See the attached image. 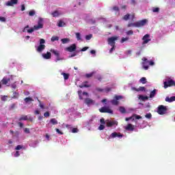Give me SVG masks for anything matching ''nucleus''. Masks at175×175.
Instances as JSON below:
<instances>
[{
  "label": "nucleus",
  "instance_id": "nucleus-1",
  "mask_svg": "<svg viewBox=\"0 0 175 175\" xmlns=\"http://www.w3.org/2000/svg\"><path fill=\"white\" fill-rule=\"evenodd\" d=\"M147 23H148V21L147 19H143L142 21H139L137 22H135L134 23H129L127 25L128 28H131V27H136L137 28L140 27H144V25H146V24H147Z\"/></svg>",
  "mask_w": 175,
  "mask_h": 175
},
{
  "label": "nucleus",
  "instance_id": "nucleus-2",
  "mask_svg": "<svg viewBox=\"0 0 175 175\" xmlns=\"http://www.w3.org/2000/svg\"><path fill=\"white\" fill-rule=\"evenodd\" d=\"M142 61V68L145 69V70H148V68H150L149 65H150V66H153V65H155L154 61H150L148 58L146 57H143Z\"/></svg>",
  "mask_w": 175,
  "mask_h": 175
},
{
  "label": "nucleus",
  "instance_id": "nucleus-3",
  "mask_svg": "<svg viewBox=\"0 0 175 175\" xmlns=\"http://www.w3.org/2000/svg\"><path fill=\"white\" fill-rule=\"evenodd\" d=\"M43 28V18H40L38 22V25H34L33 28L28 29V33H32L33 31H38V29H42Z\"/></svg>",
  "mask_w": 175,
  "mask_h": 175
},
{
  "label": "nucleus",
  "instance_id": "nucleus-4",
  "mask_svg": "<svg viewBox=\"0 0 175 175\" xmlns=\"http://www.w3.org/2000/svg\"><path fill=\"white\" fill-rule=\"evenodd\" d=\"M124 97L122 96H118V95H115L113 97V99L110 101L111 105L113 106H118L120 104V100L123 99Z\"/></svg>",
  "mask_w": 175,
  "mask_h": 175
},
{
  "label": "nucleus",
  "instance_id": "nucleus-5",
  "mask_svg": "<svg viewBox=\"0 0 175 175\" xmlns=\"http://www.w3.org/2000/svg\"><path fill=\"white\" fill-rule=\"evenodd\" d=\"M164 84V88H169V87H175V81L174 80L169 78L167 81L163 82Z\"/></svg>",
  "mask_w": 175,
  "mask_h": 175
},
{
  "label": "nucleus",
  "instance_id": "nucleus-6",
  "mask_svg": "<svg viewBox=\"0 0 175 175\" xmlns=\"http://www.w3.org/2000/svg\"><path fill=\"white\" fill-rule=\"evenodd\" d=\"M51 52L52 54H54L56 57L55 60V62H58V61H63L64 57H61V55H59V51L55 49H51Z\"/></svg>",
  "mask_w": 175,
  "mask_h": 175
},
{
  "label": "nucleus",
  "instance_id": "nucleus-7",
  "mask_svg": "<svg viewBox=\"0 0 175 175\" xmlns=\"http://www.w3.org/2000/svg\"><path fill=\"white\" fill-rule=\"evenodd\" d=\"M167 111V108L165 105H159L157 108V113L160 116H163Z\"/></svg>",
  "mask_w": 175,
  "mask_h": 175
},
{
  "label": "nucleus",
  "instance_id": "nucleus-8",
  "mask_svg": "<svg viewBox=\"0 0 175 175\" xmlns=\"http://www.w3.org/2000/svg\"><path fill=\"white\" fill-rule=\"evenodd\" d=\"M118 40V37H110L108 38L107 42H108V44H109V46H111V47H116V40Z\"/></svg>",
  "mask_w": 175,
  "mask_h": 175
},
{
  "label": "nucleus",
  "instance_id": "nucleus-9",
  "mask_svg": "<svg viewBox=\"0 0 175 175\" xmlns=\"http://www.w3.org/2000/svg\"><path fill=\"white\" fill-rule=\"evenodd\" d=\"M100 113H108L109 114H113V110L109 107H103L99 109Z\"/></svg>",
  "mask_w": 175,
  "mask_h": 175
},
{
  "label": "nucleus",
  "instance_id": "nucleus-10",
  "mask_svg": "<svg viewBox=\"0 0 175 175\" xmlns=\"http://www.w3.org/2000/svg\"><path fill=\"white\" fill-rule=\"evenodd\" d=\"M114 125H118V122L116 120H106V126L108 128H111V126H114Z\"/></svg>",
  "mask_w": 175,
  "mask_h": 175
},
{
  "label": "nucleus",
  "instance_id": "nucleus-11",
  "mask_svg": "<svg viewBox=\"0 0 175 175\" xmlns=\"http://www.w3.org/2000/svg\"><path fill=\"white\" fill-rule=\"evenodd\" d=\"M116 137H124V135L121 134L120 133L113 132L109 135L108 139H114Z\"/></svg>",
  "mask_w": 175,
  "mask_h": 175
},
{
  "label": "nucleus",
  "instance_id": "nucleus-12",
  "mask_svg": "<svg viewBox=\"0 0 175 175\" xmlns=\"http://www.w3.org/2000/svg\"><path fill=\"white\" fill-rule=\"evenodd\" d=\"M142 44H147L149 42H151V38H150V34H146L143 38H142Z\"/></svg>",
  "mask_w": 175,
  "mask_h": 175
},
{
  "label": "nucleus",
  "instance_id": "nucleus-13",
  "mask_svg": "<svg viewBox=\"0 0 175 175\" xmlns=\"http://www.w3.org/2000/svg\"><path fill=\"white\" fill-rule=\"evenodd\" d=\"M84 103L87 106H91V105H95V101L92 98H86L84 100Z\"/></svg>",
  "mask_w": 175,
  "mask_h": 175
},
{
  "label": "nucleus",
  "instance_id": "nucleus-14",
  "mask_svg": "<svg viewBox=\"0 0 175 175\" xmlns=\"http://www.w3.org/2000/svg\"><path fill=\"white\" fill-rule=\"evenodd\" d=\"M77 46H76V44H72L71 46L66 48L67 51H69V53H73V51H76V49Z\"/></svg>",
  "mask_w": 175,
  "mask_h": 175
},
{
  "label": "nucleus",
  "instance_id": "nucleus-15",
  "mask_svg": "<svg viewBox=\"0 0 175 175\" xmlns=\"http://www.w3.org/2000/svg\"><path fill=\"white\" fill-rule=\"evenodd\" d=\"M9 81H10V78H9L8 77H4L3 78V79L1 81V83L3 85H6V84H8V83H9Z\"/></svg>",
  "mask_w": 175,
  "mask_h": 175
},
{
  "label": "nucleus",
  "instance_id": "nucleus-16",
  "mask_svg": "<svg viewBox=\"0 0 175 175\" xmlns=\"http://www.w3.org/2000/svg\"><path fill=\"white\" fill-rule=\"evenodd\" d=\"M18 0H10L6 3L7 6H13V5H17Z\"/></svg>",
  "mask_w": 175,
  "mask_h": 175
},
{
  "label": "nucleus",
  "instance_id": "nucleus-17",
  "mask_svg": "<svg viewBox=\"0 0 175 175\" xmlns=\"http://www.w3.org/2000/svg\"><path fill=\"white\" fill-rule=\"evenodd\" d=\"M126 131H131V132H133L135 130V126L132 124H128L127 126L125 127Z\"/></svg>",
  "mask_w": 175,
  "mask_h": 175
},
{
  "label": "nucleus",
  "instance_id": "nucleus-18",
  "mask_svg": "<svg viewBox=\"0 0 175 175\" xmlns=\"http://www.w3.org/2000/svg\"><path fill=\"white\" fill-rule=\"evenodd\" d=\"M42 57H43V58H44V59H51V53L47 52L46 53H43Z\"/></svg>",
  "mask_w": 175,
  "mask_h": 175
},
{
  "label": "nucleus",
  "instance_id": "nucleus-19",
  "mask_svg": "<svg viewBox=\"0 0 175 175\" xmlns=\"http://www.w3.org/2000/svg\"><path fill=\"white\" fill-rule=\"evenodd\" d=\"M44 49H46V45L40 44L37 48V51H38V53H42V51H43V50H44Z\"/></svg>",
  "mask_w": 175,
  "mask_h": 175
},
{
  "label": "nucleus",
  "instance_id": "nucleus-20",
  "mask_svg": "<svg viewBox=\"0 0 175 175\" xmlns=\"http://www.w3.org/2000/svg\"><path fill=\"white\" fill-rule=\"evenodd\" d=\"M175 101V96H173L172 97L167 96L165 98V102H168L169 103H172V102Z\"/></svg>",
  "mask_w": 175,
  "mask_h": 175
},
{
  "label": "nucleus",
  "instance_id": "nucleus-21",
  "mask_svg": "<svg viewBox=\"0 0 175 175\" xmlns=\"http://www.w3.org/2000/svg\"><path fill=\"white\" fill-rule=\"evenodd\" d=\"M157 89H154L150 94V98H154L157 95Z\"/></svg>",
  "mask_w": 175,
  "mask_h": 175
},
{
  "label": "nucleus",
  "instance_id": "nucleus-22",
  "mask_svg": "<svg viewBox=\"0 0 175 175\" xmlns=\"http://www.w3.org/2000/svg\"><path fill=\"white\" fill-rule=\"evenodd\" d=\"M119 111L122 114H125V113H126V109H125V107H119Z\"/></svg>",
  "mask_w": 175,
  "mask_h": 175
},
{
  "label": "nucleus",
  "instance_id": "nucleus-23",
  "mask_svg": "<svg viewBox=\"0 0 175 175\" xmlns=\"http://www.w3.org/2000/svg\"><path fill=\"white\" fill-rule=\"evenodd\" d=\"M50 122L52 125H57L58 124V121L55 118H52L50 120Z\"/></svg>",
  "mask_w": 175,
  "mask_h": 175
},
{
  "label": "nucleus",
  "instance_id": "nucleus-24",
  "mask_svg": "<svg viewBox=\"0 0 175 175\" xmlns=\"http://www.w3.org/2000/svg\"><path fill=\"white\" fill-rule=\"evenodd\" d=\"M25 103H29V102H33V99L31 97H27L24 99Z\"/></svg>",
  "mask_w": 175,
  "mask_h": 175
},
{
  "label": "nucleus",
  "instance_id": "nucleus-25",
  "mask_svg": "<svg viewBox=\"0 0 175 175\" xmlns=\"http://www.w3.org/2000/svg\"><path fill=\"white\" fill-rule=\"evenodd\" d=\"M133 90H135V91H137V92H139V91H146V88L139 87L138 89L136 88H133Z\"/></svg>",
  "mask_w": 175,
  "mask_h": 175
},
{
  "label": "nucleus",
  "instance_id": "nucleus-26",
  "mask_svg": "<svg viewBox=\"0 0 175 175\" xmlns=\"http://www.w3.org/2000/svg\"><path fill=\"white\" fill-rule=\"evenodd\" d=\"M19 121H27L28 120V116H22L19 119Z\"/></svg>",
  "mask_w": 175,
  "mask_h": 175
},
{
  "label": "nucleus",
  "instance_id": "nucleus-27",
  "mask_svg": "<svg viewBox=\"0 0 175 175\" xmlns=\"http://www.w3.org/2000/svg\"><path fill=\"white\" fill-rule=\"evenodd\" d=\"M61 75L62 76H64V80H68L69 79V74L68 73L62 72Z\"/></svg>",
  "mask_w": 175,
  "mask_h": 175
},
{
  "label": "nucleus",
  "instance_id": "nucleus-28",
  "mask_svg": "<svg viewBox=\"0 0 175 175\" xmlns=\"http://www.w3.org/2000/svg\"><path fill=\"white\" fill-rule=\"evenodd\" d=\"M70 42V40L69 38H63L62 39V42L63 44H66V43H69Z\"/></svg>",
  "mask_w": 175,
  "mask_h": 175
},
{
  "label": "nucleus",
  "instance_id": "nucleus-29",
  "mask_svg": "<svg viewBox=\"0 0 175 175\" xmlns=\"http://www.w3.org/2000/svg\"><path fill=\"white\" fill-rule=\"evenodd\" d=\"M131 18V15L129 14H126L124 15L122 18L124 20V21H128V20Z\"/></svg>",
  "mask_w": 175,
  "mask_h": 175
},
{
  "label": "nucleus",
  "instance_id": "nucleus-30",
  "mask_svg": "<svg viewBox=\"0 0 175 175\" xmlns=\"http://www.w3.org/2000/svg\"><path fill=\"white\" fill-rule=\"evenodd\" d=\"M139 81L142 84H146V83H147V79H146V77H142L139 79Z\"/></svg>",
  "mask_w": 175,
  "mask_h": 175
},
{
  "label": "nucleus",
  "instance_id": "nucleus-31",
  "mask_svg": "<svg viewBox=\"0 0 175 175\" xmlns=\"http://www.w3.org/2000/svg\"><path fill=\"white\" fill-rule=\"evenodd\" d=\"M51 42H55L59 40V37L58 36H53L51 39Z\"/></svg>",
  "mask_w": 175,
  "mask_h": 175
},
{
  "label": "nucleus",
  "instance_id": "nucleus-32",
  "mask_svg": "<svg viewBox=\"0 0 175 175\" xmlns=\"http://www.w3.org/2000/svg\"><path fill=\"white\" fill-rule=\"evenodd\" d=\"M64 25H65V23L62 21H59L58 22V23H57V27H64Z\"/></svg>",
  "mask_w": 175,
  "mask_h": 175
},
{
  "label": "nucleus",
  "instance_id": "nucleus-33",
  "mask_svg": "<svg viewBox=\"0 0 175 175\" xmlns=\"http://www.w3.org/2000/svg\"><path fill=\"white\" fill-rule=\"evenodd\" d=\"M53 17H58L59 16V14L58 13V11H55L52 12Z\"/></svg>",
  "mask_w": 175,
  "mask_h": 175
},
{
  "label": "nucleus",
  "instance_id": "nucleus-34",
  "mask_svg": "<svg viewBox=\"0 0 175 175\" xmlns=\"http://www.w3.org/2000/svg\"><path fill=\"white\" fill-rule=\"evenodd\" d=\"M146 118H148V120H151V118H152V115L151 114V113H146L145 115Z\"/></svg>",
  "mask_w": 175,
  "mask_h": 175
},
{
  "label": "nucleus",
  "instance_id": "nucleus-35",
  "mask_svg": "<svg viewBox=\"0 0 175 175\" xmlns=\"http://www.w3.org/2000/svg\"><path fill=\"white\" fill-rule=\"evenodd\" d=\"M75 35L77 40H81V35L80 33H76Z\"/></svg>",
  "mask_w": 175,
  "mask_h": 175
},
{
  "label": "nucleus",
  "instance_id": "nucleus-36",
  "mask_svg": "<svg viewBox=\"0 0 175 175\" xmlns=\"http://www.w3.org/2000/svg\"><path fill=\"white\" fill-rule=\"evenodd\" d=\"M81 94H83V91L79 90L78 95H79V99L83 100V96L81 95Z\"/></svg>",
  "mask_w": 175,
  "mask_h": 175
},
{
  "label": "nucleus",
  "instance_id": "nucleus-37",
  "mask_svg": "<svg viewBox=\"0 0 175 175\" xmlns=\"http://www.w3.org/2000/svg\"><path fill=\"white\" fill-rule=\"evenodd\" d=\"M92 76H94V72H91L85 75V77H87V79H90V77H92Z\"/></svg>",
  "mask_w": 175,
  "mask_h": 175
},
{
  "label": "nucleus",
  "instance_id": "nucleus-38",
  "mask_svg": "<svg viewBox=\"0 0 175 175\" xmlns=\"http://www.w3.org/2000/svg\"><path fill=\"white\" fill-rule=\"evenodd\" d=\"M96 79H97L98 81H102V80L103 79V77H102V75H97Z\"/></svg>",
  "mask_w": 175,
  "mask_h": 175
},
{
  "label": "nucleus",
  "instance_id": "nucleus-39",
  "mask_svg": "<svg viewBox=\"0 0 175 175\" xmlns=\"http://www.w3.org/2000/svg\"><path fill=\"white\" fill-rule=\"evenodd\" d=\"M80 88H89V87H91L90 85H87V84H85V85H79Z\"/></svg>",
  "mask_w": 175,
  "mask_h": 175
},
{
  "label": "nucleus",
  "instance_id": "nucleus-40",
  "mask_svg": "<svg viewBox=\"0 0 175 175\" xmlns=\"http://www.w3.org/2000/svg\"><path fill=\"white\" fill-rule=\"evenodd\" d=\"M12 98H14V99H17V98H18V94H17V92H14L13 93V97Z\"/></svg>",
  "mask_w": 175,
  "mask_h": 175
},
{
  "label": "nucleus",
  "instance_id": "nucleus-41",
  "mask_svg": "<svg viewBox=\"0 0 175 175\" xmlns=\"http://www.w3.org/2000/svg\"><path fill=\"white\" fill-rule=\"evenodd\" d=\"M22 148H24V146H22V145H18V146L16 147L15 150H21Z\"/></svg>",
  "mask_w": 175,
  "mask_h": 175
},
{
  "label": "nucleus",
  "instance_id": "nucleus-42",
  "mask_svg": "<svg viewBox=\"0 0 175 175\" xmlns=\"http://www.w3.org/2000/svg\"><path fill=\"white\" fill-rule=\"evenodd\" d=\"M92 38V34L87 35L85 36L86 40H90V39Z\"/></svg>",
  "mask_w": 175,
  "mask_h": 175
},
{
  "label": "nucleus",
  "instance_id": "nucleus-43",
  "mask_svg": "<svg viewBox=\"0 0 175 175\" xmlns=\"http://www.w3.org/2000/svg\"><path fill=\"white\" fill-rule=\"evenodd\" d=\"M77 132H79V129H77V128H73V129H72V133H77Z\"/></svg>",
  "mask_w": 175,
  "mask_h": 175
},
{
  "label": "nucleus",
  "instance_id": "nucleus-44",
  "mask_svg": "<svg viewBox=\"0 0 175 175\" xmlns=\"http://www.w3.org/2000/svg\"><path fill=\"white\" fill-rule=\"evenodd\" d=\"M152 12L154 13H158V12H159V8H154L152 9Z\"/></svg>",
  "mask_w": 175,
  "mask_h": 175
},
{
  "label": "nucleus",
  "instance_id": "nucleus-45",
  "mask_svg": "<svg viewBox=\"0 0 175 175\" xmlns=\"http://www.w3.org/2000/svg\"><path fill=\"white\" fill-rule=\"evenodd\" d=\"M129 38H122L120 42L124 43V42H126V40H129Z\"/></svg>",
  "mask_w": 175,
  "mask_h": 175
},
{
  "label": "nucleus",
  "instance_id": "nucleus-46",
  "mask_svg": "<svg viewBox=\"0 0 175 175\" xmlns=\"http://www.w3.org/2000/svg\"><path fill=\"white\" fill-rule=\"evenodd\" d=\"M55 131H56L57 133H58L59 135H64V132L60 131L59 129H55Z\"/></svg>",
  "mask_w": 175,
  "mask_h": 175
},
{
  "label": "nucleus",
  "instance_id": "nucleus-47",
  "mask_svg": "<svg viewBox=\"0 0 175 175\" xmlns=\"http://www.w3.org/2000/svg\"><path fill=\"white\" fill-rule=\"evenodd\" d=\"M29 16H35V11L34 10H31L29 12Z\"/></svg>",
  "mask_w": 175,
  "mask_h": 175
},
{
  "label": "nucleus",
  "instance_id": "nucleus-48",
  "mask_svg": "<svg viewBox=\"0 0 175 175\" xmlns=\"http://www.w3.org/2000/svg\"><path fill=\"white\" fill-rule=\"evenodd\" d=\"M99 131H103L105 129V125L100 124L98 127Z\"/></svg>",
  "mask_w": 175,
  "mask_h": 175
},
{
  "label": "nucleus",
  "instance_id": "nucleus-49",
  "mask_svg": "<svg viewBox=\"0 0 175 175\" xmlns=\"http://www.w3.org/2000/svg\"><path fill=\"white\" fill-rule=\"evenodd\" d=\"M44 43H46V40H44L43 38H41L40 40V44H44Z\"/></svg>",
  "mask_w": 175,
  "mask_h": 175
},
{
  "label": "nucleus",
  "instance_id": "nucleus-50",
  "mask_svg": "<svg viewBox=\"0 0 175 175\" xmlns=\"http://www.w3.org/2000/svg\"><path fill=\"white\" fill-rule=\"evenodd\" d=\"M100 124H102L103 125H105V124H106V121H105V119L104 118H101L100 120Z\"/></svg>",
  "mask_w": 175,
  "mask_h": 175
},
{
  "label": "nucleus",
  "instance_id": "nucleus-51",
  "mask_svg": "<svg viewBox=\"0 0 175 175\" xmlns=\"http://www.w3.org/2000/svg\"><path fill=\"white\" fill-rule=\"evenodd\" d=\"M126 35H128V36L133 35V31L129 30V31H126Z\"/></svg>",
  "mask_w": 175,
  "mask_h": 175
},
{
  "label": "nucleus",
  "instance_id": "nucleus-52",
  "mask_svg": "<svg viewBox=\"0 0 175 175\" xmlns=\"http://www.w3.org/2000/svg\"><path fill=\"white\" fill-rule=\"evenodd\" d=\"M0 21L5 23V21H6V18L3 16H0Z\"/></svg>",
  "mask_w": 175,
  "mask_h": 175
},
{
  "label": "nucleus",
  "instance_id": "nucleus-53",
  "mask_svg": "<svg viewBox=\"0 0 175 175\" xmlns=\"http://www.w3.org/2000/svg\"><path fill=\"white\" fill-rule=\"evenodd\" d=\"M44 117H50V112L46 111L44 113Z\"/></svg>",
  "mask_w": 175,
  "mask_h": 175
},
{
  "label": "nucleus",
  "instance_id": "nucleus-54",
  "mask_svg": "<svg viewBox=\"0 0 175 175\" xmlns=\"http://www.w3.org/2000/svg\"><path fill=\"white\" fill-rule=\"evenodd\" d=\"M113 10H115L116 12H119L120 11V8L118 6H114L113 8Z\"/></svg>",
  "mask_w": 175,
  "mask_h": 175
},
{
  "label": "nucleus",
  "instance_id": "nucleus-55",
  "mask_svg": "<svg viewBox=\"0 0 175 175\" xmlns=\"http://www.w3.org/2000/svg\"><path fill=\"white\" fill-rule=\"evenodd\" d=\"M96 91H98V92H103V89H102L100 88H96Z\"/></svg>",
  "mask_w": 175,
  "mask_h": 175
},
{
  "label": "nucleus",
  "instance_id": "nucleus-56",
  "mask_svg": "<svg viewBox=\"0 0 175 175\" xmlns=\"http://www.w3.org/2000/svg\"><path fill=\"white\" fill-rule=\"evenodd\" d=\"M24 132H25V133H30L29 129L25 128L24 129Z\"/></svg>",
  "mask_w": 175,
  "mask_h": 175
},
{
  "label": "nucleus",
  "instance_id": "nucleus-57",
  "mask_svg": "<svg viewBox=\"0 0 175 175\" xmlns=\"http://www.w3.org/2000/svg\"><path fill=\"white\" fill-rule=\"evenodd\" d=\"M14 157H20V152L16 151V153L14 154Z\"/></svg>",
  "mask_w": 175,
  "mask_h": 175
},
{
  "label": "nucleus",
  "instance_id": "nucleus-58",
  "mask_svg": "<svg viewBox=\"0 0 175 175\" xmlns=\"http://www.w3.org/2000/svg\"><path fill=\"white\" fill-rule=\"evenodd\" d=\"M89 47L88 46H85L83 47L81 51H87V50H88Z\"/></svg>",
  "mask_w": 175,
  "mask_h": 175
},
{
  "label": "nucleus",
  "instance_id": "nucleus-59",
  "mask_svg": "<svg viewBox=\"0 0 175 175\" xmlns=\"http://www.w3.org/2000/svg\"><path fill=\"white\" fill-rule=\"evenodd\" d=\"M142 116H139V115H135V120H141Z\"/></svg>",
  "mask_w": 175,
  "mask_h": 175
},
{
  "label": "nucleus",
  "instance_id": "nucleus-60",
  "mask_svg": "<svg viewBox=\"0 0 175 175\" xmlns=\"http://www.w3.org/2000/svg\"><path fill=\"white\" fill-rule=\"evenodd\" d=\"M6 98H8V96H5L1 97V100L4 101V102L6 101L7 100Z\"/></svg>",
  "mask_w": 175,
  "mask_h": 175
},
{
  "label": "nucleus",
  "instance_id": "nucleus-61",
  "mask_svg": "<svg viewBox=\"0 0 175 175\" xmlns=\"http://www.w3.org/2000/svg\"><path fill=\"white\" fill-rule=\"evenodd\" d=\"M116 46H112L111 48V49L109 50V53H110V54H111L112 53H113V51H114V48H115Z\"/></svg>",
  "mask_w": 175,
  "mask_h": 175
},
{
  "label": "nucleus",
  "instance_id": "nucleus-62",
  "mask_svg": "<svg viewBox=\"0 0 175 175\" xmlns=\"http://www.w3.org/2000/svg\"><path fill=\"white\" fill-rule=\"evenodd\" d=\"M18 125L20 126V128H23L24 126V124H23L21 122H18Z\"/></svg>",
  "mask_w": 175,
  "mask_h": 175
},
{
  "label": "nucleus",
  "instance_id": "nucleus-63",
  "mask_svg": "<svg viewBox=\"0 0 175 175\" xmlns=\"http://www.w3.org/2000/svg\"><path fill=\"white\" fill-rule=\"evenodd\" d=\"M131 5H136V1L131 0Z\"/></svg>",
  "mask_w": 175,
  "mask_h": 175
},
{
  "label": "nucleus",
  "instance_id": "nucleus-64",
  "mask_svg": "<svg viewBox=\"0 0 175 175\" xmlns=\"http://www.w3.org/2000/svg\"><path fill=\"white\" fill-rule=\"evenodd\" d=\"M14 107H16V104H12L10 109H14Z\"/></svg>",
  "mask_w": 175,
  "mask_h": 175
}]
</instances>
